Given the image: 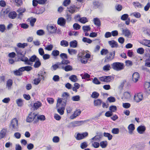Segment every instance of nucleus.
<instances>
[{"label":"nucleus","instance_id":"nucleus-14","mask_svg":"<svg viewBox=\"0 0 150 150\" xmlns=\"http://www.w3.org/2000/svg\"><path fill=\"white\" fill-rule=\"evenodd\" d=\"M67 8L68 11L73 14L76 12V9H78V8L74 5H72Z\"/></svg>","mask_w":150,"mask_h":150},{"label":"nucleus","instance_id":"nucleus-3","mask_svg":"<svg viewBox=\"0 0 150 150\" xmlns=\"http://www.w3.org/2000/svg\"><path fill=\"white\" fill-rule=\"evenodd\" d=\"M112 69L116 71H119L124 69V64L122 63L115 62L112 64Z\"/></svg>","mask_w":150,"mask_h":150},{"label":"nucleus","instance_id":"nucleus-43","mask_svg":"<svg viewBox=\"0 0 150 150\" xmlns=\"http://www.w3.org/2000/svg\"><path fill=\"white\" fill-rule=\"evenodd\" d=\"M107 141H103L100 142V145L102 148H105L107 145Z\"/></svg>","mask_w":150,"mask_h":150},{"label":"nucleus","instance_id":"nucleus-46","mask_svg":"<svg viewBox=\"0 0 150 150\" xmlns=\"http://www.w3.org/2000/svg\"><path fill=\"white\" fill-rule=\"evenodd\" d=\"M99 96V94L96 92L94 91L92 93L91 97L94 98H97Z\"/></svg>","mask_w":150,"mask_h":150},{"label":"nucleus","instance_id":"nucleus-31","mask_svg":"<svg viewBox=\"0 0 150 150\" xmlns=\"http://www.w3.org/2000/svg\"><path fill=\"white\" fill-rule=\"evenodd\" d=\"M41 65V63L39 58L37 59V60L35 62L33 66L35 68H38Z\"/></svg>","mask_w":150,"mask_h":150},{"label":"nucleus","instance_id":"nucleus-59","mask_svg":"<svg viewBox=\"0 0 150 150\" xmlns=\"http://www.w3.org/2000/svg\"><path fill=\"white\" fill-rule=\"evenodd\" d=\"M41 103L40 102H38L34 104L33 107L34 108L36 109L41 106Z\"/></svg>","mask_w":150,"mask_h":150},{"label":"nucleus","instance_id":"nucleus-37","mask_svg":"<svg viewBox=\"0 0 150 150\" xmlns=\"http://www.w3.org/2000/svg\"><path fill=\"white\" fill-rule=\"evenodd\" d=\"M103 136L105 137H107L109 140H111L112 139V135L109 133L105 132L103 133Z\"/></svg>","mask_w":150,"mask_h":150},{"label":"nucleus","instance_id":"nucleus-27","mask_svg":"<svg viewBox=\"0 0 150 150\" xmlns=\"http://www.w3.org/2000/svg\"><path fill=\"white\" fill-rule=\"evenodd\" d=\"M17 16L16 13L15 11H12L10 12L8 14V17L10 18L14 19Z\"/></svg>","mask_w":150,"mask_h":150},{"label":"nucleus","instance_id":"nucleus-2","mask_svg":"<svg viewBox=\"0 0 150 150\" xmlns=\"http://www.w3.org/2000/svg\"><path fill=\"white\" fill-rule=\"evenodd\" d=\"M10 127L13 131H18V120L16 118L13 119L11 121Z\"/></svg>","mask_w":150,"mask_h":150},{"label":"nucleus","instance_id":"nucleus-61","mask_svg":"<svg viewBox=\"0 0 150 150\" xmlns=\"http://www.w3.org/2000/svg\"><path fill=\"white\" fill-rule=\"evenodd\" d=\"M145 62V66L148 67H150V60L149 59H146Z\"/></svg>","mask_w":150,"mask_h":150},{"label":"nucleus","instance_id":"nucleus-8","mask_svg":"<svg viewBox=\"0 0 150 150\" xmlns=\"http://www.w3.org/2000/svg\"><path fill=\"white\" fill-rule=\"evenodd\" d=\"M100 81L105 82H110L111 80L113 79V78L111 76H104L99 78Z\"/></svg>","mask_w":150,"mask_h":150},{"label":"nucleus","instance_id":"nucleus-16","mask_svg":"<svg viewBox=\"0 0 150 150\" xmlns=\"http://www.w3.org/2000/svg\"><path fill=\"white\" fill-rule=\"evenodd\" d=\"M65 66L62 65H59L61 68L64 70L66 71H71L73 69L72 67L69 65H66Z\"/></svg>","mask_w":150,"mask_h":150},{"label":"nucleus","instance_id":"nucleus-40","mask_svg":"<svg viewBox=\"0 0 150 150\" xmlns=\"http://www.w3.org/2000/svg\"><path fill=\"white\" fill-rule=\"evenodd\" d=\"M133 4L135 8H142L143 6L142 4L138 2H133Z\"/></svg>","mask_w":150,"mask_h":150},{"label":"nucleus","instance_id":"nucleus-18","mask_svg":"<svg viewBox=\"0 0 150 150\" xmlns=\"http://www.w3.org/2000/svg\"><path fill=\"white\" fill-rule=\"evenodd\" d=\"M146 129V127L144 126L140 125L137 128V131L139 133L142 134L144 133Z\"/></svg>","mask_w":150,"mask_h":150},{"label":"nucleus","instance_id":"nucleus-33","mask_svg":"<svg viewBox=\"0 0 150 150\" xmlns=\"http://www.w3.org/2000/svg\"><path fill=\"white\" fill-rule=\"evenodd\" d=\"M60 45L62 47H67L69 45V43L67 41L63 40L60 42Z\"/></svg>","mask_w":150,"mask_h":150},{"label":"nucleus","instance_id":"nucleus-32","mask_svg":"<svg viewBox=\"0 0 150 150\" xmlns=\"http://www.w3.org/2000/svg\"><path fill=\"white\" fill-rule=\"evenodd\" d=\"M15 50L16 52L17 55L18 57L22 56L24 55L23 54V52L21 50L18 48H16Z\"/></svg>","mask_w":150,"mask_h":150},{"label":"nucleus","instance_id":"nucleus-1","mask_svg":"<svg viewBox=\"0 0 150 150\" xmlns=\"http://www.w3.org/2000/svg\"><path fill=\"white\" fill-rule=\"evenodd\" d=\"M62 98H59L57 100V106H59V105L61 103H63L62 104L64 106H65L66 102L67 101L69 100L70 97L69 94L67 92L64 93L62 95Z\"/></svg>","mask_w":150,"mask_h":150},{"label":"nucleus","instance_id":"nucleus-9","mask_svg":"<svg viewBox=\"0 0 150 150\" xmlns=\"http://www.w3.org/2000/svg\"><path fill=\"white\" fill-rule=\"evenodd\" d=\"M47 29L49 34H53L56 33V28L54 26L51 24L48 25L47 26Z\"/></svg>","mask_w":150,"mask_h":150},{"label":"nucleus","instance_id":"nucleus-39","mask_svg":"<svg viewBox=\"0 0 150 150\" xmlns=\"http://www.w3.org/2000/svg\"><path fill=\"white\" fill-rule=\"evenodd\" d=\"M69 79L73 82H76L78 80L77 76L75 75H72L69 77Z\"/></svg>","mask_w":150,"mask_h":150},{"label":"nucleus","instance_id":"nucleus-6","mask_svg":"<svg viewBox=\"0 0 150 150\" xmlns=\"http://www.w3.org/2000/svg\"><path fill=\"white\" fill-rule=\"evenodd\" d=\"M115 54V52L114 51L107 54L105 58L104 62H108L112 60L114 58Z\"/></svg>","mask_w":150,"mask_h":150},{"label":"nucleus","instance_id":"nucleus-41","mask_svg":"<svg viewBox=\"0 0 150 150\" xmlns=\"http://www.w3.org/2000/svg\"><path fill=\"white\" fill-rule=\"evenodd\" d=\"M37 118L38 120H37L36 121H35V122H37L38 121V120H39L41 121H44L45 119V117L44 115H40L38 116L37 117Z\"/></svg>","mask_w":150,"mask_h":150},{"label":"nucleus","instance_id":"nucleus-7","mask_svg":"<svg viewBox=\"0 0 150 150\" xmlns=\"http://www.w3.org/2000/svg\"><path fill=\"white\" fill-rule=\"evenodd\" d=\"M1 6L6 7L5 9H2L1 12V13H3L4 14H7L9 11V9L6 7V4L5 1L3 0H1Z\"/></svg>","mask_w":150,"mask_h":150},{"label":"nucleus","instance_id":"nucleus-21","mask_svg":"<svg viewBox=\"0 0 150 150\" xmlns=\"http://www.w3.org/2000/svg\"><path fill=\"white\" fill-rule=\"evenodd\" d=\"M108 43L112 48H117L118 47L117 43L114 40L108 41Z\"/></svg>","mask_w":150,"mask_h":150},{"label":"nucleus","instance_id":"nucleus-13","mask_svg":"<svg viewBox=\"0 0 150 150\" xmlns=\"http://www.w3.org/2000/svg\"><path fill=\"white\" fill-rule=\"evenodd\" d=\"M37 116L36 114L31 112L29 114V115L27 117L26 121L27 122H32Z\"/></svg>","mask_w":150,"mask_h":150},{"label":"nucleus","instance_id":"nucleus-15","mask_svg":"<svg viewBox=\"0 0 150 150\" xmlns=\"http://www.w3.org/2000/svg\"><path fill=\"white\" fill-rule=\"evenodd\" d=\"M81 111L79 109L76 110L74 111V113L71 115L70 117L71 119H73L79 116L81 113Z\"/></svg>","mask_w":150,"mask_h":150},{"label":"nucleus","instance_id":"nucleus-47","mask_svg":"<svg viewBox=\"0 0 150 150\" xmlns=\"http://www.w3.org/2000/svg\"><path fill=\"white\" fill-rule=\"evenodd\" d=\"M6 130L3 129L1 131V138H4L6 134Z\"/></svg>","mask_w":150,"mask_h":150},{"label":"nucleus","instance_id":"nucleus-11","mask_svg":"<svg viewBox=\"0 0 150 150\" xmlns=\"http://www.w3.org/2000/svg\"><path fill=\"white\" fill-rule=\"evenodd\" d=\"M122 33L123 35L127 38H131L132 37L131 33L130 30L127 28L122 29Z\"/></svg>","mask_w":150,"mask_h":150},{"label":"nucleus","instance_id":"nucleus-38","mask_svg":"<svg viewBox=\"0 0 150 150\" xmlns=\"http://www.w3.org/2000/svg\"><path fill=\"white\" fill-rule=\"evenodd\" d=\"M142 44L146 46L150 47V40H144L143 41Z\"/></svg>","mask_w":150,"mask_h":150},{"label":"nucleus","instance_id":"nucleus-36","mask_svg":"<svg viewBox=\"0 0 150 150\" xmlns=\"http://www.w3.org/2000/svg\"><path fill=\"white\" fill-rule=\"evenodd\" d=\"M68 51L69 54L70 55L76 54L77 52V51L74 49H68Z\"/></svg>","mask_w":150,"mask_h":150},{"label":"nucleus","instance_id":"nucleus-44","mask_svg":"<svg viewBox=\"0 0 150 150\" xmlns=\"http://www.w3.org/2000/svg\"><path fill=\"white\" fill-rule=\"evenodd\" d=\"M79 21L82 23L84 24L88 22V20L86 18L83 17L79 18Z\"/></svg>","mask_w":150,"mask_h":150},{"label":"nucleus","instance_id":"nucleus-42","mask_svg":"<svg viewBox=\"0 0 150 150\" xmlns=\"http://www.w3.org/2000/svg\"><path fill=\"white\" fill-rule=\"evenodd\" d=\"M102 137V134L97 136H96L93 137L91 138V141L92 142H93L92 140H93L94 139H95L96 141L100 139H101Z\"/></svg>","mask_w":150,"mask_h":150},{"label":"nucleus","instance_id":"nucleus-56","mask_svg":"<svg viewBox=\"0 0 150 150\" xmlns=\"http://www.w3.org/2000/svg\"><path fill=\"white\" fill-rule=\"evenodd\" d=\"M37 34L39 36H41L44 35L45 34L44 31L42 30H38L36 32Z\"/></svg>","mask_w":150,"mask_h":150},{"label":"nucleus","instance_id":"nucleus-49","mask_svg":"<svg viewBox=\"0 0 150 150\" xmlns=\"http://www.w3.org/2000/svg\"><path fill=\"white\" fill-rule=\"evenodd\" d=\"M82 41L84 42H87L89 44L91 43L92 42L91 40L86 37H83V38Z\"/></svg>","mask_w":150,"mask_h":150},{"label":"nucleus","instance_id":"nucleus-24","mask_svg":"<svg viewBox=\"0 0 150 150\" xmlns=\"http://www.w3.org/2000/svg\"><path fill=\"white\" fill-rule=\"evenodd\" d=\"M78 59L80 60L81 63L86 64L87 63V60L84 57V56H80L79 54L78 55Z\"/></svg>","mask_w":150,"mask_h":150},{"label":"nucleus","instance_id":"nucleus-63","mask_svg":"<svg viewBox=\"0 0 150 150\" xmlns=\"http://www.w3.org/2000/svg\"><path fill=\"white\" fill-rule=\"evenodd\" d=\"M41 80V79L39 78H35L33 80L34 84L36 85H38L40 83Z\"/></svg>","mask_w":150,"mask_h":150},{"label":"nucleus","instance_id":"nucleus-5","mask_svg":"<svg viewBox=\"0 0 150 150\" xmlns=\"http://www.w3.org/2000/svg\"><path fill=\"white\" fill-rule=\"evenodd\" d=\"M88 121V120L83 121H76L70 123L68 127H75L77 126H81Z\"/></svg>","mask_w":150,"mask_h":150},{"label":"nucleus","instance_id":"nucleus-17","mask_svg":"<svg viewBox=\"0 0 150 150\" xmlns=\"http://www.w3.org/2000/svg\"><path fill=\"white\" fill-rule=\"evenodd\" d=\"M139 78V75L138 73L135 72L132 75V80L133 82L136 83L137 82Z\"/></svg>","mask_w":150,"mask_h":150},{"label":"nucleus","instance_id":"nucleus-55","mask_svg":"<svg viewBox=\"0 0 150 150\" xmlns=\"http://www.w3.org/2000/svg\"><path fill=\"white\" fill-rule=\"evenodd\" d=\"M145 87L147 91L149 93H150V83L148 82L145 84Z\"/></svg>","mask_w":150,"mask_h":150},{"label":"nucleus","instance_id":"nucleus-19","mask_svg":"<svg viewBox=\"0 0 150 150\" xmlns=\"http://www.w3.org/2000/svg\"><path fill=\"white\" fill-rule=\"evenodd\" d=\"M128 133L130 134H132L135 129L134 125L133 124H131L129 125L128 127Z\"/></svg>","mask_w":150,"mask_h":150},{"label":"nucleus","instance_id":"nucleus-54","mask_svg":"<svg viewBox=\"0 0 150 150\" xmlns=\"http://www.w3.org/2000/svg\"><path fill=\"white\" fill-rule=\"evenodd\" d=\"M109 110L110 112H115L117 110V107L115 106L114 105H111L109 107Z\"/></svg>","mask_w":150,"mask_h":150},{"label":"nucleus","instance_id":"nucleus-10","mask_svg":"<svg viewBox=\"0 0 150 150\" xmlns=\"http://www.w3.org/2000/svg\"><path fill=\"white\" fill-rule=\"evenodd\" d=\"M143 98V95L141 93H139L135 94L134 96V100L137 103L142 100Z\"/></svg>","mask_w":150,"mask_h":150},{"label":"nucleus","instance_id":"nucleus-28","mask_svg":"<svg viewBox=\"0 0 150 150\" xmlns=\"http://www.w3.org/2000/svg\"><path fill=\"white\" fill-rule=\"evenodd\" d=\"M94 24L98 27L101 25V23L99 19L98 18H94L93 20Z\"/></svg>","mask_w":150,"mask_h":150},{"label":"nucleus","instance_id":"nucleus-51","mask_svg":"<svg viewBox=\"0 0 150 150\" xmlns=\"http://www.w3.org/2000/svg\"><path fill=\"white\" fill-rule=\"evenodd\" d=\"M137 52L138 53L140 54H142L144 52V50L143 48L140 47L137 50Z\"/></svg>","mask_w":150,"mask_h":150},{"label":"nucleus","instance_id":"nucleus-53","mask_svg":"<svg viewBox=\"0 0 150 150\" xmlns=\"http://www.w3.org/2000/svg\"><path fill=\"white\" fill-rule=\"evenodd\" d=\"M64 109L63 107L59 108L57 109V112L61 115H63L64 113Z\"/></svg>","mask_w":150,"mask_h":150},{"label":"nucleus","instance_id":"nucleus-45","mask_svg":"<svg viewBox=\"0 0 150 150\" xmlns=\"http://www.w3.org/2000/svg\"><path fill=\"white\" fill-rule=\"evenodd\" d=\"M111 68L110 65L109 64L105 65L103 67V69L105 71H109Z\"/></svg>","mask_w":150,"mask_h":150},{"label":"nucleus","instance_id":"nucleus-23","mask_svg":"<svg viewBox=\"0 0 150 150\" xmlns=\"http://www.w3.org/2000/svg\"><path fill=\"white\" fill-rule=\"evenodd\" d=\"M66 23L65 20L62 18H59L57 21L58 24L61 26H64Z\"/></svg>","mask_w":150,"mask_h":150},{"label":"nucleus","instance_id":"nucleus-58","mask_svg":"<svg viewBox=\"0 0 150 150\" xmlns=\"http://www.w3.org/2000/svg\"><path fill=\"white\" fill-rule=\"evenodd\" d=\"M71 3L70 0H64L63 2V5L65 6H67Z\"/></svg>","mask_w":150,"mask_h":150},{"label":"nucleus","instance_id":"nucleus-34","mask_svg":"<svg viewBox=\"0 0 150 150\" xmlns=\"http://www.w3.org/2000/svg\"><path fill=\"white\" fill-rule=\"evenodd\" d=\"M17 46L19 48H24L25 47L28 46V44L26 43H21L19 42L17 44Z\"/></svg>","mask_w":150,"mask_h":150},{"label":"nucleus","instance_id":"nucleus-52","mask_svg":"<svg viewBox=\"0 0 150 150\" xmlns=\"http://www.w3.org/2000/svg\"><path fill=\"white\" fill-rule=\"evenodd\" d=\"M82 28L84 32L88 31L91 30V28L89 25L83 26Z\"/></svg>","mask_w":150,"mask_h":150},{"label":"nucleus","instance_id":"nucleus-22","mask_svg":"<svg viewBox=\"0 0 150 150\" xmlns=\"http://www.w3.org/2000/svg\"><path fill=\"white\" fill-rule=\"evenodd\" d=\"M20 60L23 62H25V64H26L31 65V64L30 63L28 58L24 57V55L22 56L20 58Z\"/></svg>","mask_w":150,"mask_h":150},{"label":"nucleus","instance_id":"nucleus-25","mask_svg":"<svg viewBox=\"0 0 150 150\" xmlns=\"http://www.w3.org/2000/svg\"><path fill=\"white\" fill-rule=\"evenodd\" d=\"M16 102L18 106L21 107L23 105V100L21 98L16 100Z\"/></svg>","mask_w":150,"mask_h":150},{"label":"nucleus","instance_id":"nucleus-4","mask_svg":"<svg viewBox=\"0 0 150 150\" xmlns=\"http://www.w3.org/2000/svg\"><path fill=\"white\" fill-rule=\"evenodd\" d=\"M59 56L61 58L62 60L61 62L59 64V65H67L70 63V61L67 60L68 56L67 54L64 53H62L60 54Z\"/></svg>","mask_w":150,"mask_h":150},{"label":"nucleus","instance_id":"nucleus-20","mask_svg":"<svg viewBox=\"0 0 150 150\" xmlns=\"http://www.w3.org/2000/svg\"><path fill=\"white\" fill-rule=\"evenodd\" d=\"M13 84V81L12 80L9 79L8 80L6 85V88L8 90L11 89Z\"/></svg>","mask_w":150,"mask_h":150},{"label":"nucleus","instance_id":"nucleus-30","mask_svg":"<svg viewBox=\"0 0 150 150\" xmlns=\"http://www.w3.org/2000/svg\"><path fill=\"white\" fill-rule=\"evenodd\" d=\"M102 103V101L100 99H97L94 101V104L95 106H100Z\"/></svg>","mask_w":150,"mask_h":150},{"label":"nucleus","instance_id":"nucleus-60","mask_svg":"<svg viewBox=\"0 0 150 150\" xmlns=\"http://www.w3.org/2000/svg\"><path fill=\"white\" fill-rule=\"evenodd\" d=\"M71 99L73 101H79L80 100V96H73L72 97Z\"/></svg>","mask_w":150,"mask_h":150},{"label":"nucleus","instance_id":"nucleus-64","mask_svg":"<svg viewBox=\"0 0 150 150\" xmlns=\"http://www.w3.org/2000/svg\"><path fill=\"white\" fill-rule=\"evenodd\" d=\"M74 28L76 30L79 29L81 28V26L78 23H75L73 25Z\"/></svg>","mask_w":150,"mask_h":150},{"label":"nucleus","instance_id":"nucleus-26","mask_svg":"<svg viewBox=\"0 0 150 150\" xmlns=\"http://www.w3.org/2000/svg\"><path fill=\"white\" fill-rule=\"evenodd\" d=\"M37 58H37L35 55H33L29 59V61L31 64V65L32 64V62H35V61L37 60Z\"/></svg>","mask_w":150,"mask_h":150},{"label":"nucleus","instance_id":"nucleus-50","mask_svg":"<svg viewBox=\"0 0 150 150\" xmlns=\"http://www.w3.org/2000/svg\"><path fill=\"white\" fill-rule=\"evenodd\" d=\"M59 52L58 50H54L52 52L51 54L54 56H57L59 55Z\"/></svg>","mask_w":150,"mask_h":150},{"label":"nucleus","instance_id":"nucleus-35","mask_svg":"<svg viewBox=\"0 0 150 150\" xmlns=\"http://www.w3.org/2000/svg\"><path fill=\"white\" fill-rule=\"evenodd\" d=\"M80 76H81L82 79L89 78L90 77V75L86 73H84L81 74Z\"/></svg>","mask_w":150,"mask_h":150},{"label":"nucleus","instance_id":"nucleus-12","mask_svg":"<svg viewBox=\"0 0 150 150\" xmlns=\"http://www.w3.org/2000/svg\"><path fill=\"white\" fill-rule=\"evenodd\" d=\"M88 135V133L87 132H85L82 134L78 133L76 136H75V137L77 140H80L83 139Z\"/></svg>","mask_w":150,"mask_h":150},{"label":"nucleus","instance_id":"nucleus-62","mask_svg":"<svg viewBox=\"0 0 150 150\" xmlns=\"http://www.w3.org/2000/svg\"><path fill=\"white\" fill-rule=\"evenodd\" d=\"M128 16L129 15L127 14H124L122 16L121 19L123 21H125L129 18Z\"/></svg>","mask_w":150,"mask_h":150},{"label":"nucleus","instance_id":"nucleus-48","mask_svg":"<svg viewBox=\"0 0 150 150\" xmlns=\"http://www.w3.org/2000/svg\"><path fill=\"white\" fill-rule=\"evenodd\" d=\"M130 93L128 92H125L123 94V98L126 99H128L130 98Z\"/></svg>","mask_w":150,"mask_h":150},{"label":"nucleus","instance_id":"nucleus-29","mask_svg":"<svg viewBox=\"0 0 150 150\" xmlns=\"http://www.w3.org/2000/svg\"><path fill=\"white\" fill-rule=\"evenodd\" d=\"M69 45L71 47L76 48L77 46V43L76 40H73L70 42Z\"/></svg>","mask_w":150,"mask_h":150},{"label":"nucleus","instance_id":"nucleus-57","mask_svg":"<svg viewBox=\"0 0 150 150\" xmlns=\"http://www.w3.org/2000/svg\"><path fill=\"white\" fill-rule=\"evenodd\" d=\"M112 132L115 134H118L119 132V130L118 128H114L112 129Z\"/></svg>","mask_w":150,"mask_h":150}]
</instances>
